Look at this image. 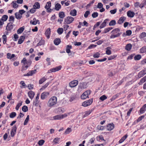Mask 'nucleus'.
<instances>
[{"mask_svg":"<svg viewBox=\"0 0 146 146\" xmlns=\"http://www.w3.org/2000/svg\"><path fill=\"white\" fill-rule=\"evenodd\" d=\"M106 54L107 55H109L111 54V52L110 49H111V47H108L106 48Z\"/></svg>","mask_w":146,"mask_h":146,"instance_id":"cd10ccee","label":"nucleus"},{"mask_svg":"<svg viewBox=\"0 0 146 146\" xmlns=\"http://www.w3.org/2000/svg\"><path fill=\"white\" fill-rule=\"evenodd\" d=\"M127 16L129 17H133L135 15V13L131 11H129L127 13Z\"/></svg>","mask_w":146,"mask_h":146,"instance_id":"ddd939ff","label":"nucleus"},{"mask_svg":"<svg viewBox=\"0 0 146 146\" xmlns=\"http://www.w3.org/2000/svg\"><path fill=\"white\" fill-rule=\"evenodd\" d=\"M114 127V125L112 123H109L107 125V129L109 131H111Z\"/></svg>","mask_w":146,"mask_h":146,"instance_id":"f8f14e48","label":"nucleus"},{"mask_svg":"<svg viewBox=\"0 0 146 146\" xmlns=\"http://www.w3.org/2000/svg\"><path fill=\"white\" fill-rule=\"evenodd\" d=\"M15 18L18 19H20L22 17L21 15L18 12H16L15 13Z\"/></svg>","mask_w":146,"mask_h":146,"instance_id":"c85d7f7f","label":"nucleus"},{"mask_svg":"<svg viewBox=\"0 0 146 146\" xmlns=\"http://www.w3.org/2000/svg\"><path fill=\"white\" fill-rule=\"evenodd\" d=\"M25 38V36H20L18 42V44H21L24 41Z\"/></svg>","mask_w":146,"mask_h":146,"instance_id":"dca6fc26","label":"nucleus"},{"mask_svg":"<svg viewBox=\"0 0 146 146\" xmlns=\"http://www.w3.org/2000/svg\"><path fill=\"white\" fill-rule=\"evenodd\" d=\"M72 48V46L71 45H67L66 49V52L68 53H70V49Z\"/></svg>","mask_w":146,"mask_h":146,"instance_id":"2f4dec72","label":"nucleus"},{"mask_svg":"<svg viewBox=\"0 0 146 146\" xmlns=\"http://www.w3.org/2000/svg\"><path fill=\"white\" fill-rule=\"evenodd\" d=\"M97 128L98 129L101 130H102L104 129V127L101 125H98Z\"/></svg>","mask_w":146,"mask_h":146,"instance_id":"13d9d810","label":"nucleus"},{"mask_svg":"<svg viewBox=\"0 0 146 146\" xmlns=\"http://www.w3.org/2000/svg\"><path fill=\"white\" fill-rule=\"evenodd\" d=\"M44 142V141L43 140H40L38 142V144L40 145H42L43 144Z\"/></svg>","mask_w":146,"mask_h":146,"instance_id":"338daca9","label":"nucleus"},{"mask_svg":"<svg viewBox=\"0 0 146 146\" xmlns=\"http://www.w3.org/2000/svg\"><path fill=\"white\" fill-rule=\"evenodd\" d=\"M125 19L126 18L125 17H121L119 19L118 22V23L119 24H122L124 21Z\"/></svg>","mask_w":146,"mask_h":146,"instance_id":"412c9836","label":"nucleus"},{"mask_svg":"<svg viewBox=\"0 0 146 146\" xmlns=\"http://www.w3.org/2000/svg\"><path fill=\"white\" fill-rule=\"evenodd\" d=\"M103 5L101 3H99L97 7L99 9H101L103 7Z\"/></svg>","mask_w":146,"mask_h":146,"instance_id":"774afa93","label":"nucleus"},{"mask_svg":"<svg viewBox=\"0 0 146 146\" xmlns=\"http://www.w3.org/2000/svg\"><path fill=\"white\" fill-rule=\"evenodd\" d=\"M91 92L90 90H88L85 92L81 96V98L83 99H85L87 98H89L88 96L90 94Z\"/></svg>","mask_w":146,"mask_h":146,"instance_id":"20e7f679","label":"nucleus"},{"mask_svg":"<svg viewBox=\"0 0 146 146\" xmlns=\"http://www.w3.org/2000/svg\"><path fill=\"white\" fill-rule=\"evenodd\" d=\"M51 7V2L49 1L46 3V5L44 7V8L45 9H46L48 8H50Z\"/></svg>","mask_w":146,"mask_h":146,"instance_id":"473e14b6","label":"nucleus"},{"mask_svg":"<svg viewBox=\"0 0 146 146\" xmlns=\"http://www.w3.org/2000/svg\"><path fill=\"white\" fill-rule=\"evenodd\" d=\"M117 9H114L111 10L110 11V13L111 14H115L117 12Z\"/></svg>","mask_w":146,"mask_h":146,"instance_id":"bf43d9fd","label":"nucleus"},{"mask_svg":"<svg viewBox=\"0 0 146 146\" xmlns=\"http://www.w3.org/2000/svg\"><path fill=\"white\" fill-rule=\"evenodd\" d=\"M116 57V55H111L108 58V60H110L113 59Z\"/></svg>","mask_w":146,"mask_h":146,"instance_id":"052dcab7","label":"nucleus"},{"mask_svg":"<svg viewBox=\"0 0 146 146\" xmlns=\"http://www.w3.org/2000/svg\"><path fill=\"white\" fill-rule=\"evenodd\" d=\"M36 21V19L35 18H34L33 19V21H30L31 24L33 25H36V22H35V21Z\"/></svg>","mask_w":146,"mask_h":146,"instance_id":"6e6d98bb","label":"nucleus"},{"mask_svg":"<svg viewBox=\"0 0 146 146\" xmlns=\"http://www.w3.org/2000/svg\"><path fill=\"white\" fill-rule=\"evenodd\" d=\"M61 5L58 3L56 4L55 6V9L57 11H58L61 8Z\"/></svg>","mask_w":146,"mask_h":146,"instance_id":"393cba45","label":"nucleus"},{"mask_svg":"<svg viewBox=\"0 0 146 146\" xmlns=\"http://www.w3.org/2000/svg\"><path fill=\"white\" fill-rule=\"evenodd\" d=\"M13 28V23H9L6 27V30L8 31H11Z\"/></svg>","mask_w":146,"mask_h":146,"instance_id":"9b49d317","label":"nucleus"},{"mask_svg":"<svg viewBox=\"0 0 146 146\" xmlns=\"http://www.w3.org/2000/svg\"><path fill=\"white\" fill-rule=\"evenodd\" d=\"M44 40H41L37 44V45L38 46H41L42 45L44 44Z\"/></svg>","mask_w":146,"mask_h":146,"instance_id":"864d4df0","label":"nucleus"},{"mask_svg":"<svg viewBox=\"0 0 146 146\" xmlns=\"http://www.w3.org/2000/svg\"><path fill=\"white\" fill-rule=\"evenodd\" d=\"M146 110V104H145L140 110V113L141 114L144 113Z\"/></svg>","mask_w":146,"mask_h":146,"instance_id":"2eb2a0df","label":"nucleus"},{"mask_svg":"<svg viewBox=\"0 0 146 146\" xmlns=\"http://www.w3.org/2000/svg\"><path fill=\"white\" fill-rule=\"evenodd\" d=\"M72 131V129L71 128H68L65 131L64 133L65 134H68Z\"/></svg>","mask_w":146,"mask_h":146,"instance_id":"de8ad7c7","label":"nucleus"},{"mask_svg":"<svg viewBox=\"0 0 146 146\" xmlns=\"http://www.w3.org/2000/svg\"><path fill=\"white\" fill-rule=\"evenodd\" d=\"M24 30V27L23 26L19 29L17 31V33L18 34L21 33Z\"/></svg>","mask_w":146,"mask_h":146,"instance_id":"bb28decb","label":"nucleus"},{"mask_svg":"<svg viewBox=\"0 0 146 146\" xmlns=\"http://www.w3.org/2000/svg\"><path fill=\"white\" fill-rule=\"evenodd\" d=\"M78 82L77 80H74L69 83V86L71 88H73L76 86L78 84Z\"/></svg>","mask_w":146,"mask_h":146,"instance_id":"0eeeda50","label":"nucleus"},{"mask_svg":"<svg viewBox=\"0 0 146 146\" xmlns=\"http://www.w3.org/2000/svg\"><path fill=\"white\" fill-rule=\"evenodd\" d=\"M77 11L75 9L71 10L70 13V15L72 16H74L76 15Z\"/></svg>","mask_w":146,"mask_h":146,"instance_id":"6ab92c4d","label":"nucleus"},{"mask_svg":"<svg viewBox=\"0 0 146 146\" xmlns=\"http://www.w3.org/2000/svg\"><path fill=\"white\" fill-rule=\"evenodd\" d=\"M13 7L14 8H17L18 7V5L16 3V1H13L12 2Z\"/></svg>","mask_w":146,"mask_h":146,"instance_id":"c03bdc74","label":"nucleus"},{"mask_svg":"<svg viewBox=\"0 0 146 146\" xmlns=\"http://www.w3.org/2000/svg\"><path fill=\"white\" fill-rule=\"evenodd\" d=\"M141 56L140 55H137L134 57V59L135 60H139L141 59Z\"/></svg>","mask_w":146,"mask_h":146,"instance_id":"4c0bfd02","label":"nucleus"},{"mask_svg":"<svg viewBox=\"0 0 146 146\" xmlns=\"http://www.w3.org/2000/svg\"><path fill=\"white\" fill-rule=\"evenodd\" d=\"M146 81V76L141 78L139 83V85H141Z\"/></svg>","mask_w":146,"mask_h":146,"instance_id":"a878e982","label":"nucleus"},{"mask_svg":"<svg viewBox=\"0 0 146 146\" xmlns=\"http://www.w3.org/2000/svg\"><path fill=\"white\" fill-rule=\"evenodd\" d=\"M36 72V70L35 69L34 70H31L28 72L27 74H25L24 76H32L33 74H35Z\"/></svg>","mask_w":146,"mask_h":146,"instance_id":"9d476101","label":"nucleus"},{"mask_svg":"<svg viewBox=\"0 0 146 146\" xmlns=\"http://www.w3.org/2000/svg\"><path fill=\"white\" fill-rule=\"evenodd\" d=\"M146 5V0H143L142 3L141 4L140 6L141 8L143 7L145 5Z\"/></svg>","mask_w":146,"mask_h":146,"instance_id":"603ef678","label":"nucleus"},{"mask_svg":"<svg viewBox=\"0 0 146 146\" xmlns=\"http://www.w3.org/2000/svg\"><path fill=\"white\" fill-rule=\"evenodd\" d=\"M57 98L56 96L51 97L47 103V105L49 107H51L55 105L57 102Z\"/></svg>","mask_w":146,"mask_h":146,"instance_id":"f03ea898","label":"nucleus"},{"mask_svg":"<svg viewBox=\"0 0 146 146\" xmlns=\"http://www.w3.org/2000/svg\"><path fill=\"white\" fill-rule=\"evenodd\" d=\"M113 28L111 27H109L108 28H106L104 29V33H107L109 32L110 30L112 29Z\"/></svg>","mask_w":146,"mask_h":146,"instance_id":"c9c22d12","label":"nucleus"},{"mask_svg":"<svg viewBox=\"0 0 146 146\" xmlns=\"http://www.w3.org/2000/svg\"><path fill=\"white\" fill-rule=\"evenodd\" d=\"M8 17L6 15H3L2 17L1 20L3 21H6Z\"/></svg>","mask_w":146,"mask_h":146,"instance_id":"a18cd8bd","label":"nucleus"},{"mask_svg":"<svg viewBox=\"0 0 146 146\" xmlns=\"http://www.w3.org/2000/svg\"><path fill=\"white\" fill-rule=\"evenodd\" d=\"M60 138L57 137L55 138L53 140V142L55 143H58L60 140Z\"/></svg>","mask_w":146,"mask_h":146,"instance_id":"69168bd1","label":"nucleus"},{"mask_svg":"<svg viewBox=\"0 0 146 146\" xmlns=\"http://www.w3.org/2000/svg\"><path fill=\"white\" fill-rule=\"evenodd\" d=\"M28 94L29 97L32 99L34 98L35 94L34 92L32 91H30L28 92Z\"/></svg>","mask_w":146,"mask_h":146,"instance_id":"f3484780","label":"nucleus"},{"mask_svg":"<svg viewBox=\"0 0 146 146\" xmlns=\"http://www.w3.org/2000/svg\"><path fill=\"white\" fill-rule=\"evenodd\" d=\"M62 67L61 66L56 67L55 68L50 69L49 70L48 72V73H50L52 72H55L56 71H58L60 70Z\"/></svg>","mask_w":146,"mask_h":146,"instance_id":"423d86ee","label":"nucleus"},{"mask_svg":"<svg viewBox=\"0 0 146 146\" xmlns=\"http://www.w3.org/2000/svg\"><path fill=\"white\" fill-rule=\"evenodd\" d=\"M22 110L24 112H26L28 110V108L26 106H23L22 108Z\"/></svg>","mask_w":146,"mask_h":146,"instance_id":"79ce46f5","label":"nucleus"},{"mask_svg":"<svg viewBox=\"0 0 146 146\" xmlns=\"http://www.w3.org/2000/svg\"><path fill=\"white\" fill-rule=\"evenodd\" d=\"M127 135L126 134L123 136L121 138L119 141V143H121L123 142L127 138Z\"/></svg>","mask_w":146,"mask_h":146,"instance_id":"5701e85b","label":"nucleus"},{"mask_svg":"<svg viewBox=\"0 0 146 146\" xmlns=\"http://www.w3.org/2000/svg\"><path fill=\"white\" fill-rule=\"evenodd\" d=\"M46 80V78L45 77H43L39 81V83L40 84H42Z\"/></svg>","mask_w":146,"mask_h":146,"instance_id":"72a5a7b5","label":"nucleus"},{"mask_svg":"<svg viewBox=\"0 0 146 146\" xmlns=\"http://www.w3.org/2000/svg\"><path fill=\"white\" fill-rule=\"evenodd\" d=\"M53 119L54 120L61 119L60 115H58L53 117Z\"/></svg>","mask_w":146,"mask_h":146,"instance_id":"e433bc0d","label":"nucleus"},{"mask_svg":"<svg viewBox=\"0 0 146 146\" xmlns=\"http://www.w3.org/2000/svg\"><path fill=\"white\" fill-rule=\"evenodd\" d=\"M100 54L98 52L96 53L93 55L94 57L95 58H98L100 57Z\"/></svg>","mask_w":146,"mask_h":146,"instance_id":"4d7b16f0","label":"nucleus"},{"mask_svg":"<svg viewBox=\"0 0 146 146\" xmlns=\"http://www.w3.org/2000/svg\"><path fill=\"white\" fill-rule=\"evenodd\" d=\"M16 115V113L15 112H12L10 114L9 117L11 118H13L15 117Z\"/></svg>","mask_w":146,"mask_h":146,"instance_id":"37998d69","label":"nucleus"},{"mask_svg":"<svg viewBox=\"0 0 146 146\" xmlns=\"http://www.w3.org/2000/svg\"><path fill=\"white\" fill-rule=\"evenodd\" d=\"M132 46V45L131 44H127L125 46V49L129 51L131 49Z\"/></svg>","mask_w":146,"mask_h":146,"instance_id":"4be33fe9","label":"nucleus"},{"mask_svg":"<svg viewBox=\"0 0 146 146\" xmlns=\"http://www.w3.org/2000/svg\"><path fill=\"white\" fill-rule=\"evenodd\" d=\"M22 63H23V64L25 65L26 64H27V61L26 59L25 58H24L21 61Z\"/></svg>","mask_w":146,"mask_h":146,"instance_id":"e2e57ef3","label":"nucleus"},{"mask_svg":"<svg viewBox=\"0 0 146 146\" xmlns=\"http://www.w3.org/2000/svg\"><path fill=\"white\" fill-rule=\"evenodd\" d=\"M29 115H27V117L25 119L24 123V125H26L27 124L28 121H29Z\"/></svg>","mask_w":146,"mask_h":146,"instance_id":"a19ab883","label":"nucleus"},{"mask_svg":"<svg viewBox=\"0 0 146 146\" xmlns=\"http://www.w3.org/2000/svg\"><path fill=\"white\" fill-rule=\"evenodd\" d=\"M33 7L36 9H38L40 8V3L38 2H36L33 5Z\"/></svg>","mask_w":146,"mask_h":146,"instance_id":"b1692460","label":"nucleus"},{"mask_svg":"<svg viewBox=\"0 0 146 146\" xmlns=\"http://www.w3.org/2000/svg\"><path fill=\"white\" fill-rule=\"evenodd\" d=\"M92 111L91 110H89L85 112V114L84 115V117H86L90 114Z\"/></svg>","mask_w":146,"mask_h":146,"instance_id":"09e8293b","label":"nucleus"},{"mask_svg":"<svg viewBox=\"0 0 146 146\" xmlns=\"http://www.w3.org/2000/svg\"><path fill=\"white\" fill-rule=\"evenodd\" d=\"M14 17L13 16H10L9 21L10 22L9 23H13L14 21Z\"/></svg>","mask_w":146,"mask_h":146,"instance_id":"f704fd0d","label":"nucleus"},{"mask_svg":"<svg viewBox=\"0 0 146 146\" xmlns=\"http://www.w3.org/2000/svg\"><path fill=\"white\" fill-rule=\"evenodd\" d=\"M146 36V33L145 32H143L141 35L140 37L141 38H143Z\"/></svg>","mask_w":146,"mask_h":146,"instance_id":"0e129e2a","label":"nucleus"},{"mask_svg":"<svg viewBox=\"0 0 146 146\" xmlns=\"http://www.w3.org/2000/svg\"><path fill=\"white\" fill-rule=\"evenodd\" d=\"M93 102V99H91L88 100L84 102L82 104L83 106L87 107L90 105Z\"/></svg>","mask_w":146,"mask_h":146,"instance_id":"39448f33","label":"nucleus"},{"mask_svg":"<svg viewBox=\"0 0 146 146\" xmlns=\"http://www.w3.org/2000/svg\"><path fill=\"white\" fill-rule=\"evenodd\" d=\"M22 103V102L21 101L18 104L15 108V109L16 110H18L19 107L21 106Z\"/></svg>","mask_w":146,"mask_h":146,"instance_id":"49530a36","label":"nucleus"},{"mask_svg":"<svg viewBox=\"0 0 146 146\" xmlns=\"http://www.w3.org/2000/svg\"><path fill=\"white\" fill-rule=\"evenodd\" d=\"M49 95V92H44L41 94L40 98L42 100H44L48 97Z\"/></svg>","mask_w":146,"mask_h":146,"instance_id":"6e6552de","label":"nucleus"},{"mask_svg":"<svg viewBox=\"0 0 146 146\" xmlns=\"http://www.w3.org/2000/svg\"><path fill=\"white\" fill-rule=\"evenodd\" d=\"M116 24V22L115 20H113L111 21L109 23V25L110 26H113Z\"/></svg>","mask_w":146,"mask_h":146,"instance_id":"c756f323","label":"nucleus"},{"mask_svg":"<svg viewBox=\"0 0 146 146\" xmlns=\"http://www.w3.org/2000/svg\"><path fill=\"white\" fill-rule=\"evenodd\" d=\"M74 20V18L70 16L67 17L66 18L64 22V24H69L71 23Z\"/></svg>","mask_w":146,"mask_h":146,"instance_id":"7ed1b4c3","label":"nucleus"},{"mask_svg":"<svg viewBox=\"0 0 146 146\" xmlns=\"http://www.w3.org/2000/svg\"><path fill=\"white\" fill-rule=\"evenodd\" d=\"M65 15L63 12H60L59 13V16L61 19H63L65 17Z\"/></svg>","mask_w":146,"mask_h":146,"instance_id":"7c9ffc66","label":"nucleus"},{"mask_svg":"<svg viewBox=\"0 0 146 146\" xmlns=\"http://www.w3.org/2000/svg\"><path fill=\"white\" fill-rule=\"evenodd\" d=\"M145 74H146V68L139 72L138 74V77L139 78H140Z\"/></svg>","mask_w":146,"mask_h":146,"instance_id":"1a4fd4ad","label":"nucleus"},{"mask_svg":"<svg viewBox=\"0 0 146 146\" xmlns=\"http://www.w3.org/2000/svg\"><path fill=\"white\" fill-rule=\"evenodd\" d=\"M61 42L60 39L59 38H56L55 39L54 41V42L56 45H58Z\"/></svg>","mask_w":146,"mask_h":146,"instance_id":"aec40b11","label":"nucleus"},{"mask_svg":"<svg viewBox=\"0 0 146 146\" xmlns=\"http://www.w3.org/2000/svg\"><path fill=\"white\" fill-rule=\"evenodd\" d=\"M90 14V12L89 11H86L84 14V17L85 18H87L88 15Z\"/></svg>","mask_w":146,"mask_h":146,"instance_id":"680f3d73","label":"nucleus"},{"mask_svg":"<svg viewBox=\"0 0 146 146\" xmlns=\"http://www.w3.org/2000/svg\"><path fill=\"white\" fill-rule=\"evenodd\" d=\"M107 98V97L105 95H103L100 98V99L103 101Z\"/></svg>","mask_w":146,"mask_h":146,"instance_id":"8fccbe9b","label":"nucleus"},{"mask_svg":"<svg viewBox=\"0 0 146 146\" xmlns=\"http://www.w3.org/2000/svg\"><path fill=\"white\" fill-rule=\"evenodd\" d=\"M50 84L49 82H48L46 83L44 86H43L42 88H41L40 90H44Z\"/></svg>","mask_w":146,"mask_h":146,"instance_id":"3c124183","label":"nucleus"},{"mask_svg":"<svg viewBox=\"0 0 146 146\" xmlns=\"http://www.w3.org/2000/svg\"><path fill=\"white\" fill-rule=\"evenodd\" d=\"M120 29L119 28H115L113 29L111 32L112 34L110 36V38H114L119 37L121 34L120 33Z\"/></svg>","mask_w":146,"mask_h":146,"instance_id":"f257e3e1","label":"nucleus"},{"mask_svg":"<svg viewBox=\"0 0 146 146\" xmlns=\"http://www.w3.org/2000/svg\"><path fill=\"white\" fill-rule=\"evenodd\" d=\"M57 31L59 34H61L63 32V29L62 28H59L57 29Z\"/></svg>","mask_w":146,"mask_h":146,"instance_id":"ea45409f","label":"nucleus"},{"mask_svg":"<svg viewBox=\"0 0 146 146\" xmlns=\"http://www.w3.org/2000/svg\"><path fill=\"white\" fill-rule=\"evenodd\" d=\"M45 34L48 38H49L50 34V28L47 29L45 32Z\"/></svg>","mask_w":146,"mask_h":146,"instance_id":"4468645a","label":"nucleus"},{"mask_svg":"<svg viewBox=\"0 0 146 146\" xmlns=\"http://www.w3.org/2000/svg\"><path fill=\"white\" fill-rule=\"evenodd\" d=\"M146 52V46H144L141 48L140 49V52L143 53Z\"/></svg>","mask_w":146,"mask_h":146,"instance_id":"58836bf2","label":"nucleus"},{"mask_svg":"<svg viewBox=\"0 0 146 146\" xmlns=\"http://www.w3.org/2000/svg\"><path fill=\"white\" fill-rule=\"evenodd\" d=\"M132 33V31L130 30H127L126 32V34L124 33L123 34V36H130Z\"/></svg>","mask_w":146,"mask_h":146,"instance_id":"a211bd4d","label":"nucleus"},{"mask_svg":"<svg viewBox=\"0 0 146 146\" xmlns=\"http://www.w3.org/2000/svg\"><path fill=\"white\" fill-rule=\"evenodd\" d=\"M98 14L97 12H94L92 14V16L93 18H95L98 16Z\"/></svg>","mask_w":146,"mask_h":146,"instance_id":"5fc2aeb1","label":"nucleus"}]
</instances>
